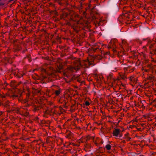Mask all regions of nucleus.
Returning <instances> with one entry per match:
<instances>
[{"label":"nucleus","mask_w":156,"mask_h":156,"mask_svg":"<svg viewBox=\"0 0 156 156\" xmlns=\"http://www.w3.org/2000/svg\"><path fill=\"white\" fill-rule=\"evenodd\" d=\"M110 0H108V1H109Z\"/></svg>","instance_id":"21"},{"label":"nucleus","mask_w":156,"mask_h":156,"mask_svg":"<svg viewBox=\"0 0 156 156\" xmlns=\"http://www.w3.org/2000/svg\"><path fill=\"white\" fill-rule=\"evenodd\" d=\"M83 14L84 15H85L86 14V12H85V11H83Z\"/></svg>","instance_id":"12"},{"label":"nucleus","mask_w":156,"mask_h":156,"mask_svg":"<svg viewBox=\"0 0 156 156\" xmlns=\"http://www.w3.org/2000/svg\"><path fill=\"white\" fill-rule=\"evenodd\" d=\"M89 64H90V65L91 64L89 62Z\"/></svg>","instance_id":"17"},{"label":"nucleus","mask_w":156,"mask_h":156,"mask_svg":"<svg viewBox=\"0 0 156 156\" xmlns=\"http://www.w3.org/2000/svg\"><path fill=\"white\" fill-rule=\"evenodd\" d=\"M134 82H135V83H136V80H135Z\"/></svg>","instance_id":"18"},{"label":"nucleus","mask_w":156,"mask_h":156,"mask_svg":"<svg viewBox=\"0 0 156 156\" xmlns=\"http://www.w3.org/2000/svg\"><path fill=\"white\" fill-rule=\"evenodd\" d=\"M13 97H15V96L14 95V96H13Z\"/></svg>","instance_id":"19"},{"label":"nucleus","mask_w":156,"mask_h":156,"mask_svg":"<svg viewBox=\"0 0 156 156\" xmlns=\"http://www.w3.org/2000/svg\"><path fill=\"white\" fill-rule=\"evenodd\" d=\"M1 99H2V98H1ZM3 101L2 102L0 98V106L2 105L7 109H10V103L9 101L7 100H3Z\"/></svg>","instance_id":"1"},{"label":"nucleus","mask_w":156,"mask_h":156,"mask_svg":"<svg viewBox=\"0 0 156 156\" xmlns=\"http://www.w3.org/2000/svg\"><path fill=\"white\" fill-rule=\"evenodd\" d=\"M1 0H0V1H1Z\"/></svg>","instance_id":"22"},{"label":"nucleus","mask_w":156,"mask_h":156,"mask_svg":"<svg viewBox=\"0 0 156 156\" xmlns=\"http://www.w3.org/2000/svg\"><path fill=\"white\" fill-rule=\"evenodd\" d=\"M71 133H72L70 132V133H68V135L70 136Z\"/></svg>","instance_id":"13"},{"label":"nucleus","mask_w":156,"mask_h":156,"mask_svg":"<svg viewBox=\"0 0 156 156\" xmlns=\"http://www.w3.org/2000/svg\"><path fill=\"white\" fill-rule=\"evenodd\" d=\"M49 113H53V114H55V111L53 110V108H52L51 110L49 111Z\"/></svg>","instance_id":"5"},{"label":"nucleus","mask_w":156,"mask_h":156,"mask_svg":"<svg viewBox=\"0 0 156 156\" xmlns=\"http://www.w3.org/2000/svg\"><path fill=\"white\" fill-rule=\"evenodd\" d=\"M26 156H29V155L28 154H26Z\"/></svg>","instance_id":"16"},{"label":"nucleus","mask_w":156,"mask_h":156,"mask_svg":"<svg viewBox=\"0 0 156 156\" xmlns=\"http://www.w3.org/2000/svg\"><path fill=\"white\" fill-rule=\"evenodd\" d=\"M130 139V138H129V140Z\"/></svg>","instance_id":"20"},{"label":"nucleus","mask_w":156,"mask_h":156,"mask_svg":"<svg viewBox=\"0 0 156 156\" xmlns=\"http://www.w3.org/2000/svg\"><path fill=\"white\" fill-rule=\"evenodd\" d=\"M108 48H112V50H113V51L114 52H116V50L115 49V47H114V46L113 45V44H112V45H108Z\"/></svg>","instance_id":"3"},{"label":"nucleus","mask_w":156,"mask_h":156,"mask_svg":"<svg viewBox=\"0 0 156 156\" xmlns=\"http://www.w3.org/2000/svg\"><path fill=\"white\" fill-rule=\"evenodd\" d=\"M27 58L29 62H30L31 61L30 60V56H28L27 57Z\"/></svg>","instance_id":"8"},{"label":"nucleus","mask_w":156,"mask_h":156,"mask_svg":"<svg viewBox=\"0 0 156 156\" xmlns=\"http://www.w3.org/2000/svg\"><path fill=\"white\" fill-rule=\"evenodd\" d=\"M56 94L57 95H58L60 94V92L59 91L57 90L56 91Z\"/></svg>","instance_id":"10"},{"label":"nucleus","mask_w":156,"mask_h":156,"mask_svg":"<svg viewBox=\"0 0 156 156\" xmlns=\"http://www.w3.org/2000/svg\"><path fill=\"white\" fill-rule=\"evenodd\" d=\"M14 0H9V2H11V1H14Z\"/></svg>","instance_id":"14"},{"label":"nucleus","mask_w":156,"mask_h":156,"mask_svg":"<svg viewBox=\"0 0 156 156\" xmlns=\"http://www.w3.org/2000/svg\"><path fill=\"white\" fill-rule=\"evenodd\" d=\"M105 147L107 150H109L111 148V146L110 145L108 144L105 146Z\"/></svg>","instance_id":"4"},{"label":"nucleus","mask_w":156,"mask_h":156,"mask_svg":"<svg viewBox=\"0 0 156 156\" xmlns=\"http://www.w3.org/2000/svg\"><path fill=\"white\" fill-rule=\"evenodd\" d=\"M114 69L115 70H116L117 69V68H116V67Z\"/></svg>","instance_id":"15"},{"label":"nucleus","mask_w":156,"mask_h":156,"mask_svg":"<svg viewBox=\"0 0 156 156\" xmlns=\"http://www.w3.org/2000/svg\"><path fill=\"white\" fill-rule=\"evenodd\" d=\"M118 136L119 137V138H120V137H122V135L121 134H120V133H119V136Z\"/></svg>","instance_id":"11"},{"label":"nucleus","mask_w":156,"mask_h":156,"mask_svg":"<svg viewBox=\"0 0 156 156\" xmlns=\"http://www.w3.org/2000/svg\"><path fill=\"white\" fill-rule=\"evenodd\" d=\"M85 105L86 106H88L90 105V103L88 101H86L85 102Z\"/></svg>","instance_id":"9"},{"label":"nucleus","mask_w":156,"mask_h":156,"mask_svg":"<svg viewBox=\"0 0 156 156\" xmlns=\"http://www.w3.org/2000/svg\"><path fill=\"white\" fill-rule=\"evenodd\" d=\"M120 133V130L118 129H115V130L113 132V135L114 136L118 137Z\"/></svg>","instance_id":"2"},{"label":"nucleus","mask_w":156,"mask_h":156,"mask_svg":"<svg viewBox=\"0 0 156 156\" xmlns=\"http://www.w3.org/2000/svg\"><path fill=\"white\" fill-rule=\"evenodd\" d=\"M6 61H7L8 63H11L12 62L11 61L10 59V58H8V59H7L6 60Z\"/></svg>","instance_id":"6"},{"label":"nucleus","mask_w":156,"mask_h":156,"mask_svg":"<svg viewBox=\"0 0 156 156\" xmlns=\"http://www.w3.org/2000/svg\"><path fill=\"white\" fill-rule=\"evenodd\" d=\"M121 77L123 80H125L126 78V77L125 75H122L121 76Z\"/></svg>","instance_id":"7"}]
</instances>
